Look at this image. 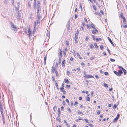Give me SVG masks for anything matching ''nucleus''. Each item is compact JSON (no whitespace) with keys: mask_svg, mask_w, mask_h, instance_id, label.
I'll return each instance as SVG.
<instances>
[{"mask_svg":"<svg viewBox=\"0 0 127 127\" xmlns=\"http://www.w3.org/2000/svg\"><path fill=\"white\" fill-rule=\"evenodd\" d=\"M15 8L16 9V13L15 14L17 20H20V18L21 17V14L19 12V9L16 7H15Z\"/></svg>","mask_w":127,"mask_h":127,"instance_id":"nucleus-1","label":"nucleus"},{"mask_svg":"<svg viewBox=\"0 0 127 127\" xmlns=\"http://www.w3.org/2000/svg\"><path fill=\"white\" fill-rule=\"evenodd\" d=\"M37 6L36 9H37V14L39 13V11L41 10V7H40V1H37Z\"/></svg>","mask_w":127,"mask_h":127,"instance_id":"nucleus-2","label":"nucleus"},{"mask_svg":"<svg viewBox=\"0 0 127 127\" xmlns=\"http://www.w3.org/2000/svg\"><path fill=\"white\" fill-rule=\"evenodd\" d=\"M11 27L13 29L12 30L14 31L15 32H16L17 31V28L16 26H15L13 23H11Z\"/></svg>","mask_w":127,"mask_h":127,"instance_id":"nucleus-3","label":"nucleus"},{"mask_svg":"<svg viewBox=\"0 0 127 127\" xmlns=\"http://www.w3.org/2000/svg\"><path fill=\"white\" fill-rule=\"evenodd\" d=\"M28 33L27 34L29 35V38L30 39H31V37L32 36L31 30L30 28H29L28 30Z\"/></svg>","mask_w":127,"mask_h":127,"instance_id":"nucleus-4","label":"nucleus"},{"mask_svg":"<svg viewBox=\"0 0 127 127\" xmlns=\"http://www.w3.org/2000/svg\"><path fill=\"white\" fill-rule=\"evenodd\" d=\"M33 8L34 9H36V0H34V1L33 3Z\"/></svg>","mask_w":127,"mask_h":127,"instance_id":"nucleus-5","label":"nucleus"},{"mask_svg":"<svg viewBox=\"0 0 127 127\" xmlns=\"http://www.w3.org/2000/svg\"><path fill=\"white\" fill-rule=\"evenodd\" d=\"M92 32L93 34H96V33H98V30L95 29H94V30H92Z\"/></svg>","mask_w":127,"mask_h":127,"instance_id":"nucleus-6","label":"nucleus"},{"mask_svg":"<svg viewBox=\"0 0 127 127\" xmlns=\"http://www.w3.org/2000/svg\"><path fill=\"white\" fill-rule=\"evenodd\" d=\"M84 76L86 78H93V76L92 75H85Z\"/></svg>","mask_w":127,"mask_h":127,"instance_id":"nucleus-7","label":"nucleus"},{"mask_svg":"<svg viewBox=\"0 0 127 127\" xmlns=\"http://www.w3.org/2000/svg\"><path fill=\"white\" fill-rule=\"evenodd\" d=\"M107 38L108 40L111 43V44L112 45V46L114 47V44H113V42L112 41L111 39L108 37Z\"/></svg>","mask_w":127,"mask_h":127,"instance_id":"nucleus-8","label":"nucleus"},{"mask_svg":"<svg viewBox=\"0 0 127 127\" xmlns=\"http://www.w3.org/2000/svg\"><path fill=\"white\" fill-rule=\"evenodd\" d=\"M118 72L120 76H121L122 74L123 73L121 69L119 70L118 71Z\"/></svg>","mask_w":127,"mask_h":127,"instance_id":"nucleus-9","label":"nucleus"},{"mask_svg":"<svg viewBox=\"0 0 127 127\" xmlns=\"http://www.w3.org/2000/svg\"><path fill=\"white\" fill-rule=\"evenodd\" d=\"M40 19H36V21L35 22H36V23H37V24H39V25L40 24Z\"/></svg>","mask_w":127,"mask_h":127,"instance_id":"nucleus-10","label":"nucleus"},{"mask_svg":"<svg viewBox=\"0 0 127 127\" xmlns=\"http://www.w3.org/2000/svg\"><path fill=\"white\" fill-rule=\"evenodd\" d=\"M70 27V20H69L67 22V29L68 30Z\"/></svg>","mask_w":127,"mask_h":127,"instance_id":"nucleus-11","label":"nucleus"},{"mask_svg":"<svg viewBox=\"0 0 127 127\" xmlns=\"http://www.w3.org/2000/svg\"><path fill=\"white\" fill-rule=\"evenodd\" d=\"M59 57H62V50L61 49H60V52H59Z\"/></svg>","mask_w":127,"mask_h":127,"instance_id":"nucleus-12","label":"nucleus"},{"mask_svg":"<svg viewBox=\"0 0 127 127\" xmlns=\"http://www.w3.org/2000/svg\"><path fill=\"white\" fill-rule=\"evenodd\" d=\"M113 72L117 75L118 76H120L119 73H118V72H117L116 71H114Z\"/></svg>","mask_w":127,"mask_h":127,"instance_id":"nucleus-13","label":"nucleus"},{"mask_svg":"<svg viewBox=\"0 0 127 127\" xmlns=\"http://www.w3.org/2000/svg\"><path fill=\"white\" fill-rule=\"evenodd\" d=\"M41 16L39 13L37 14L36 15V19H40Z\"/></svg>","mask_w":127,"mask_h":127,"instance_id":"nucleus-14","label":"nucleus"},{"mask_svg":"<svg viewBox=\"0 0 127 127\" xmlns=\"http://www.w3.org/2000/svg\"><path fill=\"white\" fill-rule=\"evenodd\" d=\"M28 7L31 9V5L30 1H29L28 2Z\"/></svg>","mask_w":127,"mask_h":127,"instance_id":"nucleus-15","label":"nucleus"},{"mask_svg":"<svg viewBox=\"0 0 127 127\" xmlns=\"http://www.w3.org/2000/svg\"><path fill=\"white\" fill-rule=\"evenodd\" d=\"M36 22H34L33 25H34V28L33 29V31H35L36 30Z\"/></svg>","mask_w":127,"mask_h":127,"instance_id":"nucleus-16","label":"nucleus"},{"mask_svg":"<svg viewBox=\"0 0 127 127\" xmlns=\"http://www.w3.org/2000/svg\"><path fill=\"white\" fill-rule=\"evenodd\" d=\"M55 71V68L54 66H53L52 68V70L51 72L52 73H54Z\"/></svg>","mask_w":127,"mask_h":127,"instance_id":"nucleus-17","label":"nucleus"},{"mask_svg":"<svg viewBox=\"0 0 127 127\" xmlns=\"http://www.w3.org/2000/svg\"><path fill=\"white\" fill-rule=\"evenodd\" d=\"M47 59V56H45L44 59V64L45 65L46 64V60Z\"/></svg>","mask_w":127,"mask_h":127,"instance_id":"nucleus-18","label":"nucleus"},{"mask_svg":"<svg viewBox=\"0 0 127 127\" xmlns=\"http://www.w3.org/2000/svg\"><path fill=\"white\" fill-rule=\"evenodd\" d=\"M122 18L123 19V22L124 23V24H126V20L125 18L124 17H123Z\"/></svg>","mask_w":127,"mask_h":127,"instance_id":"nucleus-19","label":"nucleus"},{"mask_svg":"<svg viewBox=\"0 0 127 127\" xmlns=\"http://www.w3.org/2000/svg\"><path fill=\"white\" fill-rule=\"evenodd\" d=\"M78 37H75L74 38V40L75 42V43L76 44H77L78 43V41L77 40V39L78 38Z\"/></svg>","mask_w":127,"mask_h":127,"instance_id":"nucleus-20","label":"nucleus"},{"mask_svg":"<svg viewBox=\"0 0 127 127\" xmlns=\"http://www.w3.org/2000/svg\"><path fill=\"white\" fill-rule=\"evenodd\" d=\"M91 25L93 29H96L95 27L94 24H93V23H91Z\"/></svg>","mask_w":127,"mask_h":127,"instance_id":"nucleus-21","label":"nucleus"},{"mask_svg":"<svg viewBox=\"0 0 127 127\" xmlns=\"http://www.w3.org/2000/svg\"><path fill=\"white\" fill-rule=\"evenodd\" d=\"M64 81L66 83H67L69 82V81L68 79L66 78L64 79Z\"/></svg>","mask_w":127,"mask_h":127,"instance_id":"nucleus-22","label":"nucleus"},{"mask_svg":"<svg viewBox=\"0 0 127 127\" xmlns=\"http://www.w3.org/2000/svg\"><path fill=\"white\" fill-rule=\"evenodd\" d=\"M64 63H65V60H64L63 61H62V65L63 66H65V65L64 64Z\"/></svg>","mask_w":127,"mask_h":127,"instance_id":"nucleus-23","label":"nucleus"},{"mask_svg":"<svg viewBox=\"0 0 127 127\" xmlns=\"http://www.w3.org/2000/svg\"><path fill=\"white\" fill-rule=\"evenodd\" d=\"M61 57H59V64H60L61 63Z\"/></svg>","mask_w":127,"mask_h":127,"instance_id":"nucleus-24","label":"nucleus"},{"mask_svg":"<svg viewBox=\"0 0 127 127\" xmlns=\"http://www.w3.org/2000/svg\"><path fill=\"white\" fill-rule=\"evenodd\" d=\"M86 97V99L87 101H88L90 100V98L89 97L87 96Z\"/></svg>","mask_w":127,"mask_h":127,"instance_id":"nucleus-25","label":"nucleus"},{"mask_svg":"<svg viewBox=\"0 0 127 127\" xmlns=\"http://www.w3.org/2000/svg\"><path fill=\"white\" fill-rule=\"evenodd\" d=\"M124 72V75L126 74V70L124 68L122 70Z\"/></svg>","mask_w":127,"mask_h":127,"instance_id":"nucleus-26","label":"nucleus"},{"mask_svg":"<svg viewBox=\"0 0 127 127\" xmlns=\"http://www.w3.org/2000/svg\"><path fill=\"white\" fill-rule=\"evenodd\" d=\"M90 49H93L94 48L93 45V44H91L90 45Z\"/></svg>","mask_w":127,"mask_h":127,"instance_id":"nucleus-27","label":"nucleus"},{"mask_svg":"<svg viewBox=\"0 0 127 127\" xmlns=\"http://www.w3.org/2000/svg\"><path fill=\"white\" fill-rule=\"evenodd\" d=\"M77 56L79 57V58L80 59H82V57H81V56L79 54L77 53Z\"/></svg>","mask_w":127,"mask_h":127,"instance_id":"nucleus-28","label":"nucleus"},{"mask_svg":"<svg viewBox=\"0 0 127 127\" xmlns=\"http://www.w3.org/2000/svg\"><path fill=\"white\" fill-rule=\"evenodd\" d=\"M95 58V56H92V57H91L90 59L91 60H92L94 59Z\"/></svg>","mask_w":127,"mask_h":127,"instance_id":"nucleus-29","label":"nucleus"},{"mask_svg":"<svg viewBox=\"0 0 127 127\" xmlns=\"http://www.w3.org/2000/svg\"><path fill=\"white\" fill-rule=\"evenodd\" d=\"M55 72L56 73V76H58L59 75V74L58 73V72L57 71L55 70Z\"/></svg>","mask_w":127,"mask_h":127,"instance_id":"nucleus-30","label":"nucleus"},{"mask_svg":"<svg viewBox=\"0 0 127 127\" xmlns=\"http://www.w3.org/2000/svg\"><path fill=\"white\" fill-rule=\"evenodd\" d=\"M58 113H59V114H61V111L60 108H58Z\"/></svg>","mask_w":127,"mask_h":127,"instance_id":"nucleus-31","label":"nucleus"},{"mask_svg":"<svg viewBox=\"0 0 127 127\" xmlns=\"http://www.w3.org/2000/svg\"><path fill=\"white\" fill-rule=\"evenodd\" d=\"M70 74V72L68 71H67V75L68 76H69Z\"/></svg>","mask_w":127,"mask_h":127,"instance_id":"nucleus-32","label":"nucleus"},{"mask_svg":"<svg viewBox=\"0 0 127 127\" xmlns=\"http://www.w3.org/2000/svg\"><path fill=\"white\" fill-rule=\"evenodd\" d=\"M93 8L94 9V10H96V7H95V5H93Z\"/></svg>","mask_w":127,"mask_h":127,"instance_id":"nucleus-33","label":"nucleus"},{"mask_svg":"<svg viewBox=\"0 0 127 127\" xmlns=\"http://www.w3.org/2000/svg\"><path fill=\"white\" fill-rule=\"evenodd\" d=\"M104 86L105 87H108V85L106 84L105 83H104Z\"/></svg>","mask_w":127,"mask_h":127,"instance_id":"nucleus-34","label":"nucleus"},{"mask_svg":"<svg viewBox=\"0 0 127 127\" xmlns=\"http://www.w3.org/2000/svg\"><path fill=\"white\" fill-rule=\"evenodd\" d=\"M66 44L67 46H69V42L67 41H66Z\"/></svg>","mask_w":127,"mask_h":127,"instance_id":"nucleus-35","label":"nucleus"},{"mask_svg":"<svg viewBox=\"0 0 127 127\" xmlns=\"http://www.w3.org/2000/svg\"><path fill=\"white\" fill-rule=\"evenodd\" d=\"M47 36H48L49 37L50 36V32L49 31L48 32H47Z\"/></svg>","mask_w":127,"mask_h":127,"instance_id":"nucleus-36","label":"nucleus"},{"mask_svg":"<svg viewBox=\"0 0 127 127\" xmlns=\"http://www.w3.org/2000/svg\"><path fill=\"white\" fill-rule=\"evenodd\" d=\"M56 83H55V85L56 87L57 88V89L58 88V83L57 82H55Z\"/></svg>","mask_w":127,"mask_h":127,"instance_id":"nucleus-37","label":"nucleus"},{"mask_svg":"<svg viewBox=\"0 0 127 127\" xmlns=\"http://www.w3.org/2000/svg\"><path fill=\"white\" fill-rule=\"evenodd\" d=\"M94 46L96 48L98 47V46L96 43H94Z\"/></svg>","mask_w":127,"mask_h":127,"instance_id":"nucleus-38","label":"nucleus"},{"mask_svg":"<svg viewBox=\"0 0 127 127\" xmlns=\"http://www.w3.org/2000/svg\"><path fill=\"white\" fill-rule=\"evenodd\" d=\"M120 16L122 18L124 17V16H123V14L121 12L120 13Z\"/></svg>","mask_w":127,"mask_h":127,"instance_id":"nucleus-39","label":"nucleus"},{"mask_svg":"<svg viewBox=\"0 0 127 127\" xmlns=\"http://www.w3.org/2000/svg\"><path fill=\"white\" fill-rule=\"evenodd\" d=\"M60 91H61L62 92L64 91L63 90L64 89V88L63 87H62L61 88H60Z\"/></svg>","mask_w":127,"mask_h":127,"instance_id":"nucleus-40","label":"nucleus"},{"mask_svg":"<svg viewBox=\"0 0 127 127\" xmlns=\"http://www.w3.org/2000/svg\"><path fill=\"white\" fill-rule=\"evenodd\" d=\"M84 120L86 121V123H89V122L87 120V119H84Z\"/></svg>","mask_w":127,"mask_h":127,"instance_id":"nucleus-41","label":"nucleus"},{"mask_svg":"<svg viewBox=\"0 0 127 127\" xmlns=\"http://www.w3.org/2000/svg\"><path fill=\"white\" fill-rule=\"evenodd\" d=\"M118 119L116 117L114 119V122H116L117 120H118Z\"/></svg>","mask_w":127,"mask_h":127,"instance_id":"nucleus-42","label":"nucleus"},{"mask_svg":"<svg viewBox=\"0 0 127 127\" xmlns=\"http://www.w3.org/2000/svg\"><path fill=\"white\" fill-rule=\"evenodd\" d=\"M110 60L112 62H114L115 61V60L114 59H112V58H110Z\"/></svg>","mask_w":127,"mask_h":127,"instance_id":"nucleus-43","label":"nucleus"},{"mask_svg":"<svg viewBox=\"0 0 127 127\" xmlns=\"http://www.w3.org/2000/svg\"><path fill=\"white\" fill-rule=\"evenodd\" d=\"M100 48L101 50H102V49H103V45H100Z\"/></svg>","mask_w":127,"mask_h":127,"instance_id":"nucleus-44","label":"nucleus"},{"mask_svg":"<svg viewBox=\"0 0 127 127\" xmlns=\"http://www.w3.org/2000/svg\"><path fill=\"white\" fill-rule=\"evenodd\" d=\"M120 116V115L119 114H118L117 115L116 118H117L118 119L119 117Z\"/></svg>","mask_w":127,"mask_h":127,"instance_id":"nucleus-45","label":"nucleus"},{"mask_svg":"<svg viewBox=\"0 0 127 127\" xmlns=\"http://www.w3.org/2000/svg\"><path fill=\"white\" fill-rule=\"evenodd\" d=\"M103 0H101V1H99V3H100V4H102V3H103Z\"/></svg>","mask_w":127,"mask_h":127,"instance_id":"nucleus-46","label":"nucleus"},{"mask_svg":"<svg viewBox=\"0 0 127 127\" xmlns=\"http://www.w3.org/2000/svg\"><path fill=\"white\" fill-rule=\"evenodd\" d=\"M76 70L77 71L80 72V70L79 68H76Z\"/></svg>","mask_w":127,"mask_h":127,"instance_id":"nucleus-47","label":"nucleus"},{"mask_svg":"<svg viewBox=\"0 0 127 127\" xmlns=\"http://www.w3.org/2000/svg\"><path fill=\"white\" fill-rule=\"evenodd\" d=\"M56 119L57 120H58L60 122L61 121V119H60L59 118H58V117H57L56 118Z\"/></svg>","mask_w":127,"mask_h":127,"instance_id":"nucleus-48","label":"nucleus"},{"mask_svg":"<svg viewBox=\"0 0 127 127\" xmlns=\"http://www.w3.org/2000/svg\"><path fill=\"white\" fill-rule=\"evenodd\" d=\"M117 105L116 104H114L113 107V108L114 109H115L117 107Z\"/></svg>","mask_w":127,"mask_h":127,"instance_id":"nucleus-49","label":"nucleus"},{"mask_svg":"<svg viewBox=\"0 0 127 127\" xmlns=\"http://www.w3.org/2000/svg\"><path fill=\"white\" fill-rule=\"evenodd\" d=\"M78 113L79 114H82L83 115V114L80 111H78Z\"/></svg>","mask_w":127,"mask_h":127,"instance_id":"nucleus-50","label":"nucleus"},{"mask_svg":"<svg viewBox=\"0 0 127 127\" xmlns=\"http://www.w3.org/2000/svg\"><path fill=\"white\" fill-rule=\"evenodd\" d=\"M70 87V86L69 85H67L66 86V87L68 89Z\"/></svg>","mask_w":127,"mask_h":127,"instance_id":"nucleus-51","label":"nucleus"},{"mask_svg":"<svg viewBox=\"0 0 127 127\" xmlns=\"http://www.w3.org/2000/svg\"><path fill=\"white\" fill-rule=\"evenodd\" d=\"M63 92V94H66V93L65 91L64 90Z\"/></svg>","mask_w":127,"mask_h":127,"instance_id":"nucleus-52","label":"nucleus"},{"mask_svg":"<svg viewBox=\"0 0 127 127\" xmlns=\"http://www.w3.org/2000/svg\"><path fill=\"white\" fill-rule=\"evenodd\" d=\"M67 109L68 110L69 112H71V110L68 107L67 108Z\"/></svg>","mask_w":127,"mask_h":127,"instance_id":"nucleus-53","label":"nucleus"},{"mask_svg":"<svg viewBox=\"0 0 127 127\" xmlns=\"http://www.w3.org/2000/svg\"><path fill=\"white\" fill-rule=\"evenodd\" d=\"M123 26L125 28H127V25H123Z\"/></svg>","mask_w":127,"mask_h":127,"instance_id":"nucleus-54","label":"nucleus"},{"mask_svg":"<svg viewBox=\"0 0 127 127\" xmlns=\"http://www.w3.org/2000/svg\"><path fill=\"white\" fill-rule=\"evenodd\" d=\"M92 37H93V39L95 40V36L94 35H92Z\"/></svg>","mask_w":127,"mask_h":127,"instance_id":"nucleus-55","label":"nucleus"},{"mask_svg":"<svg viewBox=\"0 0 127 127\" xmlns=\"http://www.w3.org/2000/svg\"><path fill=\"white\" fill-rule=\"evenodd\" d=\"M52 78H53V80H52V81H54L55 80V78L54 77V76H53L52 77Z\"/></svg>","mask_w":127,"mask_h":127,"instance_id":"nucleus-56","label":"nucleus"},{"mask_svg":"<svg viewBox=\"0 0 127 127\" xmlns=\"http://www.w3.org/2000/svg\"><path fill=\"white\" fill-rule=\"evenodd\" d=\"M100 12L102 14H104V13L102 11V10H100Z\"/></svg>","mask_w":127,"mask_h":127,"instance_id":"nucleus-57","label":"nucleus"},{"mask_svg":"<svg viewBox=\"0 0 127 127\" xmlns=\"http://www.w3.org/2000/svg\"><path fill=\"white\" fill-rule=\"evenodd\" d=\"M100 111H98L97 112V115H99L100 114Z\"/></svg>","mask_w":127,"mask_h":127,"instance_id":"nucleus-58","label":"nucleus"},{"mask_svg":"<svg viewBox=\"0 0 127 127\" xmlns=\"http://www.w3.org/2000/svg\"><path fill=\"white\" fill-rule=\"evenodd\" d=\"M64 107L63 106H62L61 107V110L62 111H64Z\"/></svg>","mask_w":127,"mask_h":127,"instance_id":"nucleus-59","label":"nucleus"},{"mask_svg":"<svg viewBox=\"0 0 127 127\" xmlns=\"http://www.w3.org/2000/svg\"><path fill=\"white\" fill-rule=\"evenodd\" d=\"M75 105H77V104H78V102H77V101H76L75 102Z\"/></svg>","mask_w":127,"mask_h":127,"instance_id":"nucleus-60","label":"nucleus"},{"mask_svg":"<svg viewBox=\"0 0 127 127\" xmlns=\"http://www.w3.org/2000/svg\"><path fill=\"white\" fill-rule=\"evenodd\" d=\"M108 73L107 72H105L104 73V74L106 75H107L108 74Z\"/></svg>","mask_w":127,"mask_h":127,"instance_id":"nucleus-61","label":"nucleus"},{"mask_svg":"<svg viewBox=\"0 0 127 127\" xmlns=\"http://www.w3.org/2000/svg\"><path fill=\"white\" fill-rule=\"evenodd\" d=\"M88 39H89L88 37L87 36V37H86L85 39V40L86 41H88Z\"/></svg>","mask_w":127,"mask_h":127,"instance_id":"nucleus-62","label":"nucleus"},{"mask_svg":"<svg viewBox=\"0 0 127 127\" xmlns=\"http://www.w3.org/2000/svg\"><path fill=\"white\" fill-rule=\"evenodd\" d=\"M75 37H78V34L77 33H75Z\"/></svg>","mask_w":127,"mask_h":127,"instance_id":"nucleus-63","label":"nucleus"},{"mask_svg":"<svg viewBox=\"0 0 127 127\" xmlns=\"http://www.w3.org/2000/svg\"><path fill=\"white\" fill-rule=\"evenodd\" d=\"M98 12H96V11L94 12V13L96 15L98 14Z\"/></svg>","mask_w":127,"mask_h":127,"instance_id":"nucleus-64","label":"nucleus"}]
</instances>
